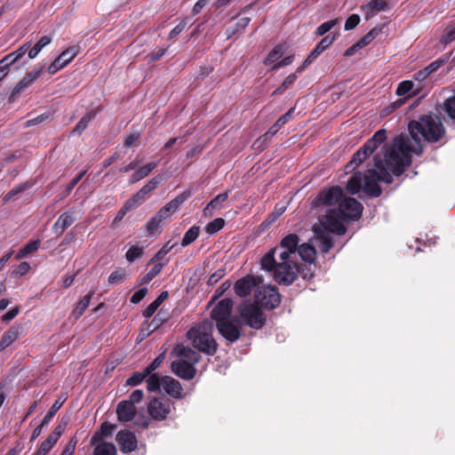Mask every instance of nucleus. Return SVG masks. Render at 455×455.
Segmentation results:
<instances>
[{"instance_id": "f257e3e1", "label": "nucleus", "mask_w": 455, "mask_h": 455, "mask_svg": "<svg viewBox=\"0 0 455 455\" xmlns=\"http://www.w3.org/2000/svg\"><path fill=\"white\" fill-rule=\"evenodd\" d=\"M408 131L415 145H411L406 136L400 134L395 137L392 145L385 150L387 164L395 176H401L411 165V153L418 156L423 153L421 139L435 143L445 134L441 118L433 113L421 115L418 120L410 121Z\"/></svg>"}, {"instance_id": "f03ea898", "label": "nucleus", "mask_w": 455, "mask_h": 455, "mask_svg": "<svg viewBox=\"0 0 455 455\" xmlns=\"http://www.w3.org/2000/svg\"><path fill=\"white\" fill-rule=\"evenodd\" d=\"M296 254L288 249L275 247L269 250L261 259V268L272 273L274 280L279 284L291 285L298 277L299 267L293 262L291 255Z\"/></svg>"}, {"instance_id": "7ed1b4c3", "label": "nucleus", "mask_w": 455, "mask_h": 455, "mask_svg": "<svg viewBox=\"0 0 455 455\" xmlns=\"http://www.w3.org/2000/svg\"><path fill=\"white\" fill-rule=\"evenodd\" d=\"M384 157L386 158L385 156ZM373 166L374 168L369 169L368 174L364 175L363 190L371 197H379L382 194V189L378 181L391 184L393 182V177L388 169L392 172L393 170L388 166L387 161H383L382 157L379 155L373 157Z\"/></svg>"}, {"instance_id": "20e7f679", "label": "nucleus", "mask_w": 455, "mask_h": 455, "mask_svg": "<svg viewBox=\"0 0 455 455\" xmlns=\"http://www.w3.org/2000/svg\"><path fill=\"white\" fill-rule=\"evenodd\" d=\"M239 314L244 323L252 329L259 330L266 323V317L258 304L244 301L239 306Z\"/></svg>"}, {"instance_id": "39448f33", "label": "nucleus", "mask_w": 455, "mask_h": 455, "mask_svg": "<svg viewBox=\"0 0 455 455\" xmlns=\"http://www.w3.org/2000/svg\"><path fill=\"white\" fill-rule=\"evenodd\" d=\"M187 335L189 339H192L193 346L199 351L209 355L216 353L218 344L211 333L201 332L196 328H191Z\"/></svg>"}, {"instance_id": "423d86ee", "label": "nucleus", "mask_w": 455, "mask_h": 455, "mask_svg": "<svg viewBox=\"0 0 455 455\" xmlns=\"http://www.w3.org/2000/svg\"><path fill=\"white\" fill-rule=\"evenodd\" d=\"M254 302L266 309H275L280 305L281 295L274 285L259 286L255 291Z\"/></svg>"}, {"instance_id": "0eeeda50", "label": "nucleus", "mask_w": 455, "mask_h": 455, "mask_svg": "<svg viewBox=\"0 0 455 455\" xmlns=\"http://www.w3.org/2000/svg\"><path fill=\"white\" fill-rule=\"evenodd\" d=\"M336 212L343 221L357 220L362 217L363 206L355 198L347 197L339 202Z\"/></svg>"}, {"instance_id": "6e6552de", "label": "nucleus", "mask_w": 455, "mask_h": 455, "mask_svg": "<svg viewBox=\"0 0 455 455\" xmlns=\"http://www.w3.org/2000/svg\"><path fill=\"white\" fill-rule=\"evenodd\" d=\"M320 227L325 233H333L338 235H342L347 232V228L342 223L343 219L336 212L335 209H331L329 212L319 219Z\"/></svg>"}, {"instance_id": "1a4fd4ad", "label": "nucleus", "mask_w": 455, "mask_h": 455, "mask_svg": "<svg viewBox=\"0 0 455 455\" xmlns=\"http://www.w3.org/2000/svg\"><path fill=\"white\" fill-rule=\"evenodd\" d=\"M219 332L231 343L237 341L241 337L242 326L236 317L216 323Z\"/></svg>"}, {"instance_id": "9d476101", "label": "nucleus", "mask_w": 455, "mask_h": 455, "mask_svg": "<svg viewBox=\"0 0 455 455\" xmlns=\"http://www.w3.org/2000/svg\"><path fill=\"white\" fill-rule=\"evenodd\" d=\"M343 197V190L339 186H334L329 189L319 192L317 196L312 201L314 207L323 205H333Z\"/></svg>"}, {"instance_id": "9b49d317", "label": "nucleus", "mask_w": 455, "mask_h": 455, "mask_svg": "<svg viewBox=\"0 0 455 455\" xmlns=\"http://www.w3.org/2000/svg\"><path fill=\"white\" fill-rule=\"evenodd\" d=\"M168 320V312L163 308L158 311L150 323L144 322L138 335V341L140 342L156 331Z\"/></svg>"}, {"instance_id": "f8f14e48", "label": "nucleus", "mask_w": 455, "mask_h": 455, "mask_svg": "<svg viewBox=\"0 0 455 455\" xmlns=\"http://www.w3.org/2000/svg\"><path fill=\"white\" fill-rule=\"evenodd\" d=\"M79 52V46L73 45L63 51L48 67L49 74L53 75L71 62Z\"/></svg>"}, {"instance_id": "ddd939ff", "label": "nucleus", "mask_w": 455, "mask_h": 455, "mask_svg": "<svg viewBox=\"0 0 455 455\" xmlns=\"http://www.w3.org/2000/svg\"><path fill=\"white\" fill-rule=\"evenodd\" d=\"M191 190L183 191L175 198L167 203L164 207H162L156 212V215L162 220V221L166 220L172 213L176 212L180 205L186 202L191 196Z\"/></svg>"}, {"instance_id": "4468645a", "label": "nucleus", "mask_w": 455, "mask_h": 455, "mask_svg": "<svg viewBox=\"0 0 455 455\" xmlns=\"http://www.w3.org/2000/svg\"><path fill=\"white\" fill-rule=\"evenodd\" d=\"M259 282H262V277L247 275L235 283L234 291L237 296L241 298L246 297Z\"/></svg>"}, {"instance_id": "2eb2a0df", "label": "nucleus", "mask_w": 455, "mask_h": 455, "mask_svg": "<svg viewBox=\"0 0 455 455\" xmlns=\"http://www.w3.org/2000/svg\"><path fill=\"white\" fill-rule=\"evenodd\" d=\"M233 305V300L228 298H225L219 301L211 312V316L215 320L216 323L229 319Z\"/></svg>"}, {"instance_id": "dca6fc26", "label": "nucleus", "mask_w": 455, "mask_h": 455, "mask_svg": "<svg viewBox=\"0 0 455 455\" xmlns=\"http://www.w3.org/2000/svg\"><path fill=\"white\" fill-rule=\"evenodd\" d=\"M171 369L178 377L187 380L192 379L196 372L194 365L183 359L172 362Z\"/></svg>"}, {"instance_id": "f3484780", "label": "nucleus", "mask_w": 455, "mask_h": 455, "mask_svg": "<svg viewBox=\"0 0 455 455\" xmlns=\"http://www.w3.org/2000/svg\"><path fill=\"white\" fill-rule=\"evenodd\" d=\"M116 442L124 453L133 451L137 448L138 441L135 435L129 430H121L116 435Z\"/></svg>"}, {"instance_id": "a211bd4d", "label": "nucleus", "mask_w": 455, "mask_h": 455, "mask_svg": "<svg viewBox=\"0 0 455 455\" xmlns=\"http://www.w3.org/2000/svg\"><path fill=\"white\" fill-rule=\"evenodd\" d=\"M163 175H156L149 180L131 199H134V203L139 205L144 202L146 196L154 191L164 180Z\"/></svg>"}, {"instance_id": "6ab92c4d", "label": "nucleus", "mask_w": 455, "mask_h": 455, "mask_svg": "<svg viewBox=\"0 0 455 455\" xmlns=\"http://www.w3.org/2000/svg\"><path fill=\"white\" fill-rule=\"evenodd\" d=\"M29 47L30 43L28 42L18 48L16 51L5 55L0 60V71H4V73L7 74L9 72L10 67L20 59H21L26 54Z\"/></svg>"}, {"instance_id": "aec40b11", "label": "nucleus", "mask_w": 455, "mask_h": 455, "mask_svg": "<svg viewBox=\"0 0 455 455\" xmlns=\"http://www.w3.org/2000/svg\"><path fill=\"white\" fill-rule=\"evenodd\" d=\"M148 411L152 419L163 420L170 413V405L158 398H153L148 404Z\"/></svg>"}, {"instance_id": "412c9836", "label": "nucleus", "mask_w": 455, "mask_h": 455, "mask_svg": "<svg viewBox=\"0 0 455 455\" xmlns=\"http://www.w3.org/2000/svg\"><path fill=\"white\" fill-rule=\"evenodd\" d=\"M391 8L390 2H368L361 6L362 11L364 12L365 20H370L379 12L388 11Z\"/></svg>"}, {"instance_id": "4be33fe9", "label": "nucleus", "mask_w": 455, "mask_h": 455, "mask_svg": "<svg viewBox=\"0 0 455 455\" xmlns=\"http://www.w3.org/2000/svg\"><path fill=\"white\" fill-rule=\"evenodd\" d=\"M386 130L379 129L373 134L371 138L366 140L362 148L369 156H371L386 140Z\"/></svg>"}, {"instance_id": "5701e85b", "label": "nucleus", "mask_w": 455, "mask_h": 455, "mask_svg": "<svg viewBox=\"0 0 455 455\" xmlns=\"http://www.w3.org/2000/svg\"><path fill=\"white\" fill-rule=\"evenodd\" d=\"M117 419L121 422L131 421L136 415V408L126 400L120 402L116 407Z\"/></svg>"}, {"instance_id": "b1692460", "label": "nucleus", "mask_w": 455, "mask_h": 455, "mask_svg": "<svg viewBox=\"0 0 455 455\" xmlns=\"http://www.w3.org/2000/svg\"><path fill=\"white\" fill-rule=\"evenodd\" d=\"M162 387L166 394L174 398L181 396L182 387L180 383L171 376L162 377Z\"/></svg>"}, {"instance_id": "393cba45", "label": "nucleus", "mask_w": 455, "mask_h": 455, "mask_svg": "<svg viewBox=\"0 0 455 455\" xmlns=\"http://www.w3.org/2000/svg\"><path fill=\"white\" fill-rule=\"evenodd\" d=\"M315 239L318 242V247L322 253H327L333 246V240L330 234L325 233L321 228L314 227Z\"/></svg>"}, {"instance_id": "a878e982", "label": "nucleus", "mask_w": 455, "mask_h": 455, "mask_svg": "<svg viewBox=\"0 0 455 455\" xmlns=\"http://www.w3.org/2000/svg\"><path fill=\"white\" fill-rule=\"evenodd\" d=\"M75 222L73 213L70 212H63L52 226V230L61 235L64 231Z\"/></svg>"}, {"instance_id": "bb28decb", "label": "nucleus", "mask_w": 455, "mask_h": 455, "mask_svg": "<svg viewBox=\"0 0 455 455\" xmlns=\"http://www.w3.org/2000/svg\"><path fill=\"white\" fill-rule=\"evenodd\" d=\"M294 109V108H291L285 114L282 115L276 120V122L268 129V131L260 137V139L263 138L265 140L267 137L274 136L283 124H285L287 122L291 120Z\"/></svg>"}, {"instance_id": "cd10ccee", "label": "nucleus", "mask_w": 455, "mask_h": 455, "mask_svg": "<svg viewBox=\"0 0 455 455\" xmlns=\"http://www.w3.org/2000/svg\"><path fill=\"white\" fill-rule=\"evenodd\" d=\"M159 164L158 162H150L147 164L140 167L130 178V184L137 183L138 181L141 180L142 179L148 177L150 172L157 167Z\"/></svg>"}, {"instance_id": "c85d7f7f", "label": "nucleus", "mask_w": 455, "mask_h": 455, "mask_svg": "<svg viewBox=\"0 0 455 455\" xmlns=\"http://www.w3.org/2000/svg\"><path fill=\"white\" fill-rule=\"evenodd\" d=\"M20 335V328L13 325L7 331H5L0 340V351L4 350L11 346Z\"/></svg>"}, {"instance_id": "c756f323", "label": "nucleus", "mask_w": 455, "mask_h": 455, "mask_svg": "<svg viewBox=\"0 0 455 455\" xmlns=\"http://www.w3.org/2000/svg\"><path fill=\"white\" fill-rule=\"evenodd\" d=\"M363 180H364V175L361 172H354L347 183V192L351 195H356L362 188Z\"/></svg>"}, {"instance_id": "7c9ffc66", "label": "nucleus", "mask_w": 455, "mask_h": 455, "mask_svg": "<svg viewBox=\"0 0 455 455\" xmlns=\"http://www.w3.org/2000/svg\"><path fill=\"white\" fill-rule=\"evenodd\" d=\"M296 252H298L301 259L305 262L312 263L315 259V248L307 243L299 245Z\"/></svg>"}, {"instance_id": "2f4dec72", "label": "nucleus", "mask_w": 455, "mask_h": 455, "mask_svg": "<svg viewBox=\"0 0 455 455\" xmlns=\"http://www.w3.org/2000/svg\"><path fill=\"white\" fill-rule=\"evenodd\" d=\"M97 111L92 109L87 112L76 124L71 132V135H81L88 127L89 123L96 116Z\"/></svg>"}, {"instance_id": "473e14b6", "label": "nucleus", "mask_w": 455, "mask_h": 455, "mask_svg": "<svg viewBox=\"0 0 455 455\" xmlns=\"http://www.w3.org/2000/svg\"><path fill=\"white\" fill-rule=\"evenodd\" d=\"M168 296L169 292L167 291H162L158 297L145 308L142 313L143 316L146 318L151 317Z\"/></svg>"}, {"instance_id": "72a5a7b5", "label": "nucleus", "mask_w": 455, "mask_h": 455, "mask_svg": "<svg viewBox=\"0 0 455 455\" xmlns=\"http://www.w3.org/2000/svg\"><path fill=\"white\" fill-rule=\"evenodd\" d=\"M299 243V237L296 234H289L285 235L280 242L279 247L281 249H288L289 251L296 253Z\"/></svg>"}, {"instance_id": "f704fd0d", "label": "nucleus", "mask_w": 455, "mask_h": 455, "mask_svg": "<svg viewBox=\"0 0 455 455\" xmlns=\"http://www.w3.org/2000/svg\"><path fill=\"white\" fill-rule=\"evenodd\" d=\"M52 38L50 36H42L32 48H28V54L29 59H35L42 49L51 44Z\"/></svg>"}, {"instance_id": "c9c22d12", "label": "nucleus", "mask_w": 455, "mask_h": 455, "mask_svg": "<svg viewBox=\"0 0 455 455\" xmlns=\"http://www.w3.org/2000/svg\"><path fill=\"white\" fill-rule=\"evenodd\" d=\"M92 295L93 292H90L76 303V307L72 311V315L76 319L80 318L84 315V313L85 312L86 308L90 304Z\"/></svg>"}, {"instance_id": "e433bc0d", "label": "nucleus", "mask_w": 455, "mask_h": 455, "mask_svg": "<svg viewBox=\"0 0 455 455\" xmlns=\"http://www.w3.org/2000/svg\"><path fill=\"white\" fill-rule=\"evenodd\" d=\"M178 355L183 357V360H186L189 363L193 365L197 363L201 358L200 355L188 347H182L178 351Z\"/></svg>"}, {"instance_id": "4c0bfd02", "label": "nucleus", "mask_w": 455, "mask_h": 455, "mask_svg": "<svg viewBox=\"0 0 455 455\" xmlns=\"http://www.w3.org/2000/svg\"><path fill=\"white\" fill-rule=\"evenodd\" d=\"M33 186V183L30 181H26L20 184L14 186L4 197L3 201L4 203L10 202L15 196L22 193L28 188H30Z\"/></svg>"}, {"instance_id": "58836bf2", "label": "nucleus", "mask_w": 455, "mask_h": 455, "mask_svg": "<svg viewBox=\"0 0 455 455\" xmlns=\"http://www.w3.org/2000/svg\"><path fill=\"white\" fill-rule=\"evenodd\" d=\"M192 22L189 18L181 19L180 22L171 30L168 38L170 40L175 39L180 33L190 28Z\"/></svg>"}, {"instance_id": "ea45409f", "label": "nucleus", "mask_w": 455, "mask_h": 455, "mask_svg": "<svg viewBox=\"0 0 455 455\" xmlns=\"http://www.w3.org/2000/svg\"><path fill=\"white\" fill-rule=\"evenodd\" d=\"M40 246V240H33L24 245L17 253L16 259H20L27 257L28 254L35 252Z\"/></svg>"}, {"instance_id": "a19ab883", "label": "nucleus", "mask_w": 455, "mask_h": 455, "mask_svg": "<svg viewBox=\"0 0 455 455\" xmlns=\"http://www.w3.org/2000/svg\"><path fill=\"white\" fill-rule=\"evenodd\" d=\"M168 262L166 259L164 262H158L156 264L140 281L139 284H144L149 283L155 278L163 269L164 266Z\"/></svg>"}, {"instance_id": "79ce46f5", "label": "nucleus", "mask_w": 455, "mask_h": 455, "mask_svg": "<svg viewBox=\"0 0 455 455\" xmlns=\"http://www.w3.org/2000/svg\"><path fill=\"white\" fill-rule=\"evenodd\" d=\"M44 66H41L38 69L33 70L26 74V76L19 82L25 89L29 87L41 75Z\"/></svg>"}, {"instance_id": "37998d69", "label": "nucleus", "mask_w": 455, "mask_h": 455, "mask_svg": "<svg viewBox=\"0 0 455 455\" xmlns=\"http://www.w3.org/2000/svg\"><path fill=\"white\" fill-rule=\"evenodd\" d=\"M200 234V228L198 226L191 227L184 235L181 245L186 247L195 242Z\"/></svg>"}, {"instance_id": "c03bdc74", "label": "nucleus", "mask_w": 455, "mask_h": 455, "mask_svg": "<svg viewBox=\"0 0 455 455\" xmlns=\"http://www.w3.org/2000/svg\"><path fill=\"white\" fill-rule=\"evenodd\" d=\"M138 205L134 203V199H127L121 209L117 212L114 222L121 221L126 213L133 209H135Z\"/></svg>"}, {"instance_id": "a18cd8bd", "label": "nucleus", "mask_w": 455, "mask_h": 455, "mask_svg": "<svg viewBox=\"0 0 455 455\" xmlns=\"http://www.w3.org/2000/svg\"><path fill=\"white\" fill-rule=\"evenodd\" d=\"M69 420L70 418L68 415L62 416L59 424L49 435H51L54 440L58 441L62 433L65 431Z\"/></svg>"}, {"instance_id": "49530a36", "label": "nucleus", "mask_w": 455, "mask_h": 455, "mask_svg": "<svg viewBox=\"0 0 455 455\" xmlns=\"http://www.w3.org/2000/svg\"><path fill=\"white\" fill-rule=\"evenodd\" d=\"M162 387V378H159V376L156 373H151L148 376L147 379V388L149 392H156L160 390V387Z\"/></svg>"}, {"instance_id": "de8ad7c7", "label": "nucleus", "mask_w": 455, "mask_h": 455, "mask_svg": "<svg viewBox=\"0 0 455 455\" xmlns=\"http://www.w3.org/2000/svg\"><path fill=\"white\" fill-rule=\"evenodd\" d=\"M116 450L114 444L102 443L94 449V455H116Z\"/></svg>"}, {"instance_id": "09e8293b", "label": "nucleus", "mask_w": 455, "mask_h": 455, "mask_svg": "<svg viewBox=\"0 0 455 455\" xmlns=\"http://www.w3.org/2000/svg\"><path fill=\"white\" fill-rule=\"evenodd\" d=\"M283 53V46L282 44H278L274 47V49L267 54L264 60L265 65H269L277 61Z\"/></svg>"}, {"instance_id": "8fccbe9b", "label": "nucleus", "mask_w": 455, "mask_h": 455, "mask_svg": "<svg viewBox=\"0 0 455 455\" xmlns=\"http://www.w3.org/2000/svg\"><path fill=\"white\" fill-rule=\"evenodd\" d=\"M149 373H147V370L144 369L143 371H135L132 374L130 378L126 380L127 386L135 387L142 383V381L148 376Z\"/></svg>"}, {"instance_id": "3c124183", "label": "nucleus", "mask_w": 455, "mask_h": 455, "mask_svg": "<svg viewBox=\"0 0 455 455\" xmlns=\"http://www.w3.org/2000/svg\"><path fill=\"white\" fill-rule=\"evenodd\" d=\"M225 220L222 218H216L205 226V232L209 235H214L223 228Z\"/></svg>"}, {"instance_id": "603ef678", "label": "nucleus", "mask_w": 455, "mask_h": 455, "mask_svg": "<svg viewBox=\"0 0 455 455\" xmlns=\"http://www.w3.org/2000/svg\"><path fill=\"white\" fill-rule=\"evenodd\" d=\"M450 59L449 54H443L436 60L429 63L427 67H425L426 70L427 71L428 75L435 72L437 69H439L441 67H443L444 64L448 62Z\"/></svg>"}, {"instance_id": "864d4df0", "label": "nucleus", "mask_w": 455, "mask_h": 455, "mask_svg": "<svg viewBox=\"0 0 455 455\" xmlns=\"http://www.w3.org/2000/svg\"><path fill=\"white\" fill-rule=\"evenodd\" d=\"M176 245V243L171 244V242H167L149 260L148 264H151L155 261H162L165 255L169 253L172 248Z\"/></svg>"}, {"instance_id": "5fc2aeb1", "label": "nucleus", "mask_w": 455, "mask_h": 455, "mask_svg": "<svg viewBox=\"0 0 455 455\" xmlns=\"http://www.w3.org/2000/svg\"><path fill=\"white\" fill-rule=\"evenodd\" d=\"M56 443V440H54L51 435H48V437L41 443L38 450L35 452V455H46Z\"/></svg>"}, {"instance_id": "6e6d98bb", "label": "nucleus", "mask_w": 455, "mask_h": 455, "mask_svg": "<svg viewBox=\"0 0 455 455\" xmlns=\"http://www.w3.org/2000/svg\"><path fill=\"white\" fill-rule=\"evenodd\" d=\"M143 254V249L138 245H132L125 253L126 259L132 263L136 259H140Z\"/></svg>"}, {"instance_id": "4d7b16f0", "label": "nucleus", "mask_w": 455, "mask_h": 455, "mask_svg": "<svg viewBox=\"0 0 455 455\" xmlns=\"http://www.w3.org/2000/svg\"><path fill=\"white\" fill-rule=\"evenodd\" d=\"M126 279V274L124 270L118 269L112 272L108 279V282L111 285L123 283Z\"/></svg>"}, {"instance_id": "13d9d810", "label": "nucleus", "mask_w": 455, "mask_h": 455, "mask_svg": "<svg viewBox=\"0 0 455 455\" xmlns=\"http://www.w3.org/2000/svg\"><path fill=\"white\" fill-rule=\"evenodd\" d=\"M453 40H455V23L446 27L444 33L440 39V42L441 44H448Z\"/></svg>"}, {"instance_id": "bf43d9fd", "label": "nucleus", "mask_w": 455, "mask_h": 455, "mask_svg": "<svg viewBox=\"0 0 455 455\" xmlns=\"http://www.w3.org/2000/svg\"><path fill=\"white\" fill-rule=\"evenodd\" d=\"M285 208L281 207L277 209L275 208L274 212H272L267 218L262 222L261 226L266 228L272 225L284 212Z\"/></svg>"}, {"instance_id": "052dcab7", "label": "nucleus", "mask_w": 455, "mask_h": 455, "mask_svg": "<svg viewBox=\"0 0 455 455\" xmlns=\"http://www.w3.org/2000/svg\"><path fill=\"white\" fill-rule=\"evenodd\" d=\"M339 22L338 19L331 20L321 24L315 30L317 36H322L329 32Z\"/></svg>"}, {"instance_id": "680f3d73", "label": "nucleus", "mask_w": 455, "mask_h": 455, "mask_svg": "<svg viewBox=\"0 0 455 455\" xmlns=\"http://www.w3.org/2000/svg\"><path fill=\"white\" fill-rule=\"evenodd\" d=\"M339 36V33H331L325 36L317 44L316 46L324 52L329 46H331L336 38Z\"/></svg>"}, {"instance_id": "e2e57ef3", "label": "nucleus", "mask_w": 455, "mask_h": 455, "mask_svg": "<svg viewBox=\"0 0 455 455\" xmlns=\"http://www.w3.org/2000/svg\"><path fill=\"white\" fill-rule=\"evenodd\" d=\"M443 109L451 119L455 120V95L444 100Z\"/></svg>"}, {"instance_id": "0e129e2a", "label": "nucleus", "mask_w": 455, "mask_h": 455, "mask_svg": "<svg viewBox=\"0 0 455 455\" xmlns=\"http://www.w3.org/2000/svg\"><path fill=\"white\" fill-rule=\"evenodd\" d=\"M85 173L86 171H82L75 178L72 179V180L66 187L62 197H66L71 193L73 188L80 182V180L84 178Z\"/></svg>"}, {"instance_id": "69168bd1", "label": "nucleus", "mask_w": 455, "mask_h": 455, "mask_svg": "<svg viewBox=\"0 0 455 455\" xmlns=\"http://www.w3.org/2000/svg\"><path fill=\"white\" fill-rule=\"evenodd\" d=\"M297 79V74L293 73L289 75L282 83V84L275 91L274 94L282 93L284 92L290 85H291L295 80Z\"/></svg>"}, {"instance_id": "338daca9", "label": "nucleus", "mask_w": 455, "mask_h": 455, "mask_svg": "<svg viewBox=\"0 0 455 455\" xmlns=\"http://www.w3.org/2000/svg\"><path fill=\"white\" fill-rule=\"evenodd\" d=\"M413 88V82L406 80L401 82L396 88V94L398 96H403L411 91Z\"/></svg>"}, {"instance_id": "774afa93", "label": "nucleus", "mask_w": 455, "mask_h": 455, "mask_svg": "<svg viewBox=\"0 0 455 455\" xmlns=\"http://www.w3.org/2000/svg\"><path fill=\"white\" fill-rule=\"evenodd\" d=\"M161 222H162V220L160 218H158V216L156 214L146 224L148 232L150 235H153L156 231H157Z\"/></svg>"}]
</instances>
